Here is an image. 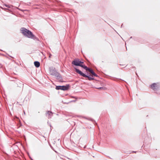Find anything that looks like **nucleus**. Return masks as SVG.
<instances>
[{
	"instance_id": "2",
	"label": "nucleus",
	"mask_w": 160,
	"mask_h": 160,
	"mask_svg": "<svg viewBox=\"0 0 160 160\" xmlns=\"http://www.w3.org/2000/svg\"><path fill=\"white\" fill-rule=\"evenodd\" d=\"M50 74L53 76H55L58 77L59 76V74L53 69H51L50 70Z\"/></svg>"
},
{
	"instance_id": "17",
	"label": "nucleus",
	"mask_w": 160,
	"mask_h": 160,
	"mask_svg": "<svg viewBox=\"0 0 160 160\" xmlns=\"http://www.w3.org/2000/svg\"><path fill=\"white\" fill-rule=\"evenodd\" d=\"M137 152H136V151H133V152L135 153H136Z\"/></svg>"
},
{
	"instance_id": "9",
	"label": "nucleus",
	"mask_w": 160,
	"mask_h": 160,
	"mask_svg": "<svg viewBox=\"0 0 160 160\" xmlns=\"http://www.w3.org/2000/svg\"><path fill=\"white\" fill-rule=\"evenodd\" d=\"M34 64L35 66L37 68H38L40 65V63L38 61H35L34 62Z\"/></svg>"
},
{
	"instance_id": "13",
	"label": "nucleus",
	"mask_w": 160,
	"mask_h": 160,
	"mask_svg": "<svg viewBox=\"0 0 160 160\" xmlns=\"http://www.w3.org/2000/svg\"><path fill=\"white\" fill-rule=\"evenodd\" d=\"M76 71L78 74H80V71L76 68H75Z\"/></svg>"
},
{
	"instance_id": "16",
	"label": "nucleus",
	"mask_w": 160,
	"mask_h": 160,
	"mask_svg": "<svg viewBox=\"0 0 160 160\" xmlns=\"http://www.w3.org/2000/svg\"><path fill=\"white\" fill-rule=\"evenodd\" d=\"M76 101V100H72V101L71 102H75Z\"/></svg>"
},
{
	"instance_id": "11",
	"label": "nucleus",
	"mask_w": 160,
	"mask_h": 160,
	"mask_svg": "<svg viewBox=\"0 0 160 160\" xmlns=\"http://www.w3.org/2000/svg\"><path fill=\"white\" fill-rule=\"evenodd\" d=\"M56 89L57 90H61V86H57L56 87Z\"/></svg>"
},
{
	"instance_id": "12",
	"label": "nucleus",
	"mask_w": 160,
	"mask_h": 160,
	"mask_svg": "<svg viewBox=\"0 0 160 160\" xmlns=\"http://www.w3.org/2000/svg\"><path fill=\"white\" fill-rule=\"evenodd\" d=\"M87 78H88V79L90 81L94 79V78L90 77L88 76V77H87Z\"/></svg>"
},
{
	"instance_id": "14",
	"label": "nucleus",
	"mask_w": 160,
	"mask_h": 160,
	"mask_svg": "<svg viewBox=\"0 0 160 160\" xmlns=\"http://www.w3.org/2000/svg\"><path fill=\"white\" fill-rule=\"evenodd\" d=\"M5 6H6V7H7V8H10L11 7H12V6L11 5H7L6 4H4V5Z\"/></svg>"
},
{
	"instance_id": "19",
	"label": "nucleus",
	"mask_w": 160,
	"mask_h": 160,
	"mask_svg": "<svg viewBox=\"0 0 160 160\" xmlns=\"http://www.w3.org/2000/svg\"><path fill=\"white\" fill-rule=\"evenodd\" d=\"M123 24H122L121 26V27L122 28V27Z\"/></svg>"
},
{
	"instance_id": "10",
	"label": "nucleus",
	"mask_w": 160,
	"mask_h": 160,
	"mask_svg": "<svg viewBox=\"0 0 160 160\" xmlns=\"http://www.w3.org/2000/svg\"><path fill=\"white\" fill-rule=\"evenodd\" d=\"M81 75L84 77L86 78H87V77H88V75H86L83 73L81 71Z\"/></svg>"
},
{
	"instance_id": "8",
	"label": "nucleus",
	"mask_w": 160,
	"mask_h": 160,
	"mask_svg": "<svg viewBox=\"0 0 160 160\" xmlns=\"http://www.w3.org/2000/svg\"><path fill=\"white\" fill-rule=\"evenodd\" d=\"M157 86V84L156 83H154L151 85V88L152 89L154 90H155L156 89V87Z\"/></svg>"
},
{
	"instance_id": "3",
	"label": "nucleus",
	"mask_w": 160,
	"mask_h": 160,
	"mask_svg": "<svg viewBox=\"0 0 160 160\" xmlns=\"http://www.w3.org/2000/svg\"><path fill=\"white\" fill-rule=\"evenodd\" d=\"M52 115V113L51 112L48 111L46 113V116L48 118H51Z\"/></svg>"
},
{
	"instance_id": "15",
	"label": "nucleus",
	"mask_w": 160,
	"mask_h": 160,
	"mask_svg": "<svg viewBox=\"0 0 160 160\" xmlns=\"http://www.w3.org/2000/svg\"><path fill=\"white\" fill-rule=\"evenodd\" d=\"M103 88L102 87H100V88H98V89H101Z\"/></svg>"
},
{
	"instance_id": "5",
	"label": "nucleus",
	"mask_w": 160,
	"mask_h": 160,
	"mask_svg": "<svg viewBox=\"0 0 160 160\" xmlns=\"http://www.w3.org/2000/svg\"><path fill=\"white\" fill-rule=\"evenodd\" d=\"M72 64H73L75 66H80V61H77L76 60H74L72 61Z\"/></svg>"
},
{
	"instance_id": "18",
	"label": "nucleus",
	"mask_w": 160,
	"mask_h": 160,
	"mask_svg": "<svg viewBox=\"0 0 160 160\" xmlns=\"http://www.w3.org/2000/svg\"><path fill=\"white\" fill-rule=\"evenodd\" d=\"M51 56V54H50V55H49V57L50 58Z\"/></svg>"
},
{
	"instance_id": "1",
	"label": "nucleus",
	"mask_w": 160,
	"mask_h": 160,
	"mask_svg": "<svg viewBox=\"0 0 160 160\" xmlns=\"http://www.w3.org/2000/svg\"><path fill=\"white\" fill-rule=\"evenodd\" d=\"M21 32L27 37L33 39L36 38L35 36L30 31L23 28H21Z\"/></svg>"
},
{
	"instance_id": "7",
	"label": "nucleus",
	"mask_w": 160,
	"mask_h": 160,
	"mask_svg": "<svg viewBox=\"0 0 160 160\" xmlns=\"http://www.w3.org/2000/svg\"><path fill=\"white\" fill-rule=\"evenodd\" d=\"M69 86L68 85L67 86H61V90H66L68 89Z\"/></svg>"
},
{
	"instance_id": "20",
	"label": "nucleus",
	"mask_w": 160,
	"mask_h": 160,
	"mask_svg": "<svg viewBox=\"0 0 160 160\" xmlns=\"http://www.w3.org/2000/svg\"><path fill=\"white\" fill-rule=\"evenodd\" d=\"M75 99H77V98H75Z\"/></svg>"
},
{
	"instance_id": "4",
	"label": "nucleus",
	"mask_w": 160,
	"mask_h": 160,
	"mask_svg": "<svg viewBox=\"0 0 160 160\" xmlns=\"http://www.w3.org/2000/svg\"><path fill=\"white\" fill-rule=\"evenodd\" d=\"M83 63V61H82L81 60V67L85 69L86 71H87L88 70V69H89V68L87 67V66L82 64V63Z\"/></svg>"
},
{
	"instance_id": "6",
	"label": "nucleus",
	"mask_w": 160,
	"mask_h": 160,
	"mask_svg": "<svg viewBox=\"0 0 160 160\" xmlns=\"http://www.w3.org/2000/svg\"><path fill=\"white\" fill-rule=\"evenodd\" d=\"M87 71H88L90 72L92 75L94 76L98 77V76L93 71V70L89 68L88 69V70Z\"/></svg>"
}]
</instances>
